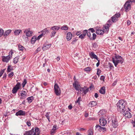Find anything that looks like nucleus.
Segmentation results:
<instances>
[{
    "mask_svg": "<svg viewBox=\"0 0 135 135\" xmlns=\"http://www.w3.org/2000/svg\"><path fill=\"white\" fill-rule=\"evenodd\" d=\"M127 103L126 101L123 100H119L117 103V105L118 110L121 113L126 111L127 108L130 111V110L128 108H127Z\"/></svg>",
    "mask_w": 135,
    "mask_h": 135,
    "instance_id": "1",
    "label": "nucleus"
},
{
    "mask_svg": "<svg viewBox=\"0 0 135 135\" xmlns=\"http://www.w3.org/2000/svg\"><path fill=\"white\" fill-rule=\"evenodd\" d=\"M112 59V61L116 67L118 63L122 64L123 62V59L122 57L117 55L115 56L114 58L113 57Z\"/></svg>",
    "mask_w": 135,
    "mask_h": 135,
    "instance_id": "2",
    "label": "nucleus"
},
{
    "mask_svg": "<svg viewBox=\"0 0 135 135\" xmlns=\"http://www.w3.org/2000/svg\"><path fill=\"white\" fill-rule=\"evenodd\" d=\"M55 92L56 95L57 96H59L61 94V90L59 86L57 84H55L54 86Z\"/></svg>",
    "mask_w": 135,
    "mask_h": 135,
    "instance_id": "3",
    "label": "nucleus"
},
{
    "mask_svg": "<svg viewBox=\"0 0 135 135\" xmlns=\"http://www.w3.org/2000/svg\"><path fill=\"white\" fill-rule=\"evenodd\" d=\"M131 2H135V1H130ZM124 8L125 9V11L127 12L128 10L130 9L131 8V5L129 4V1H128L124 5Z\"/></svg>",
    "mask_w": 135,
    "mask_h": 135,
    "instance_id": "4",
    "label": "nucleus"
},
{
    "mask_svg": "<svg viewBox=\"0 0 135 135\" xmlns=\"http://www.w3.org/2000/svg\"><path fill=\"white\" fill-rule=\"evenodd\" d=\"M112 127L114 128H116L118 125V121L115 118L113 117L112 120Z\"/></svg>",
    "mask_w": 135,
    "mask_h": 135,
    "instance_id": "5",
    "label": "nucleus"
},
{
    "mask_svg": "<svg viewBox=\"0 0 135 135\" xmlns=\"http://www.w3.org/2000/svg\"><path fill=\"white\" fill-rule=\"evenodd\" d=\"M123 115L127 118H130L131 117L132 115L131 113L127 109L126 111H124V112L122 113Z\"/></svg>",
    "mask_w": 135,
    "mask_h": 135,
    "instance_id": "6",
    "label": "nucleus"
},
{
    "mask_svg": "<svg viewBox=\"0 0 135 135\" xmlns=\"http://www.w3.org/2000/svg\"><path fill=\"white\" fill-rule=\"evenodd\" d=\"M24 33H26V35L27 37H30L32 36V34L33 32L32 31H30V28H28L25 30Z\"/></svg>",
    "mask_w": 135,
    "mask_h": 135,
    "instance_id": "7",
    "label": "nucleus"
},
{
    "mask_svg": "<svg viewBox=\"0 0 135 135\" xmlns=\"http://www.w3.org/2000/svg\"><path fill=\"white\" fill-rule=\"evenodd\" d=\"M27 92L25 90H22L21 91L20 93L21 99H25L27 97Z\"/></svg>",
    "mask_w": 135,
    "mask_h": 135,
    "instance_id": "8",
    "label": "nucleus"
},
{
    "mask_svg": "<svg viewBox=\"0 0 135 135\" xmlns=\"http://www.w3.org/2000/svg\"><path fill=\"white\" fill-rule=\"evenodd\" d=\"M31 129H33V132H32V135H39L40 134V131L39 130V129L38 128L36 127L35 128L34 130V128H33Z\"/></svg>",
    "mask_w": 135,
    "mask_h": 135,
    "instance_id": "9",
    "label": "nucleus"
},
{
    "mask_svg": "<svg viewBox=\"0 0 135 135\" xmlns=\"http://www.w3.org/2000/svg\"><path fill=\"white\" fill-rule=\"evenodd\" d=\"M11 58L9 55H8L6 56H2V60L4 62L7 63L8 62Z\"/></svg>",
    "mask_w": 135,
    "mask_h": 135,
    "instance_id": "10",
    "label": "nucleus"
},
{
    "mask_svg": "<svg viewBox=\"0 0 135 135\" xmlns=\"http://www.w3.org/2000/svg\"><path fill=\"white\" fill-rule=\"evenodd\" d=\"M100 124L102 126H104L107 123L106 120L103 118H102L99 119Z\"/></svg>",
    "mask_w": 135,
    "mask_h": 135,
    "instance_id": "11",
    "label": "nucleus"
},
{
    "mask_svg": "<svg viewBox=\"0 0 135 135\" xmlns=\"http://www.w3.org/2000/svg\"><path fill=\"white\" fill-rule=\"evenodd\" d=\"M73 86L76 90L80 91V89L81 88L80 87V85L78 84V82L76 81H75L74 83L73 84Z\"/></svg>",
    "mask_w": 135,
    "mask_h": 135,
    "instance_id": "12",
    "label": "nucleus"
},
{
    "mask_svg": "<svg viewBox=\"0 0 135 135\" xmlns=\"http://www.w3.org/2000/svg\"><path fill=\"white\" fill-rule=\"evenodd\" d=\"M25 112L24 111H23L22 110H20L17 112L15 114L16 116L18 115H22L24 116L25 115Z\"/></svg>",
    "mask_w": 135,
    "mask_h": 135,
    "instance_id": "13",
    "label": "nucleus"
},
{
    "mask_svg": "<svg viewBox=\"0 0 135 135\" xmlns=\"http://www.w3.org/2000/svg\"><path fill=\"white\" fill-rule=\"evenodd\" d=\"M89 54L90 58L92 59H94L98 60V59H99L93 52H91Z\"/></svg>",
    "mask_w": 135,
    "mask_h": 135,
    "instance_id": "14",
    "label": "nucleus"
},
{
    "mask_svg": "<svg viewBox=\"0 0 135 135\" xmlns=\"http://www.w3.org/2000/svg\"><path fill=\"white\" fill-rule=\"evenodd\" d=\"M51 44H46L45 43L43 47L42 48V49L43 50H47L51 47Z\"/></svg>",
    "mask_w": 135,
    "mask_h": 135,
    "instance_id": "15",
    "label": "nucleus"
},
{
    "mask_svg": "<svg viewBox=\"0 0 135 135\" xmlns=\"http://www.w3.org/2000/svg\"><path fill=\"white\" fill-rule=\"evenodd\" d=\"M88 90L87 89L86 87H84L83 88H80V91L83 92L84 94H85L88 92Z\"/></svg>",
    "mask_w": 135,
    "mask_h": 135,
    "instance_id": "16",
    "label": "nucleus"
},
{
    "mask_svg": "<svg viewBox=\"0 0 135 135\" xmlns=\"http://www.w3.org/2000/svg\"><path fill=\"white\" fill-rule=\"evenodd\" d=\"M72 34L70 32H68L67 34L66 38L68 41L70 40L72 38Z\"/></svg>",
    "mask_w": 135,
    "mask_h": 135,
    "instance_id": "17",
    "label": "nucleus"
},
{
    "mask_svg": "<svg viewBox=\"0 0 135 135\" xmlns=\"http://www.w3.org/2000/svg\"><path fill=\"white\" fill-rule=\"evenodd\" d=\"M12 31L11 30H8L5 31L3 34V36L6 37L9 35Z\"/></svg>",
    "mask_w": 135,
    "mask_h": 135,
    "instance_id": "18",
    "label": "nucleus"
},
{
    "mask_svg": "<svg viewBox=\"0 0 135 135\" xmlns=\"http://www.w3.org/2000/svg\"><path fill=\"white\" fill-rule=\"evenodd\" d=\"M100 93L103 94H104L105 93V88L104 86L102 87L99 90Z\"/></svg>",
    "mask_w": 135,
    "mask_h": 135,
    "instance_id": "19",
    "label": "nucleus"
},
{
    "mask_svg": "<svg viewBox=\"0 0 135 135\" xmlns=\"http://www.w3.org/2000/svg\"><path fill=\"white\" fill-rule=\"evenodd\" d=\"M96 33L98 35H103L104 33V31L101 29H97L96 31Z\"/></svg>",
    "mask_w": 135,
    "mask_h": 135,
    "instance_id": "20",
    "label": "nucleus"
},
{
    "mask_svg": "<svg viewBox=\"0 0 135 135\" xmlns=\"http://www.w3.org/2000/svg\"><path fill=\"white\" fill-rule=\"evenodd\" d=\"M57 127V126L56 125H54L52 129H51V134L52 135H53L55 132V131L56 129V127Z\"/></svg>",
    "mask_w": 135,
    "mask_h": 135,
    "instance_id": "21",
    "label": "nucleus"
},
{
    "mask_svg": "<svg viewBox=\"0 0 135 135\" xmlns=\"http://www.w3.org/2000/svg\"><path fill=\"white\" fill-rule=\"evenodd\" d=\"M97 104V102L96 101H92L90 102L89 104L90 107H93L95 106Z\"/></svg>",
    "mask_w": 135,
    "mask_h": 135,
    "instance_id": "22",
    "label": "nucleus"
},
{
    "mask_svg": "<svg viewBox=\"0 0 135 135\" xmlns=\"http://www.w3.org/2000/svg\"><path fill=\"white\" fill-rule=\"evenodd\" d=\"M60 27L57 26H54L51 27V30L53 31H57L60 29Z\"/></svg>",
    "mask_w": 135,
    "mask_h": 135,
    "instance_id": "23",
    "label": "nucleus"
},
{
    "mask_svg": "<svg viewBox=\"0 0 135 135\" xmlns=\"http://www.w3.org/2000/svg\"><path fill=\"white\" fill-rule=\"evenodd\" d=\"M32 132H33V129H31L29 131L25 132L23 135H32Z\"/></svg>",
    "mask_w": 135,
    "mask_h": 135,
    "instance_id": "24",
    "label": "nucleus"
},
{
    "mask_svg": "<svg viewBox=\"0 0 135 135\" xmlns=\"http://www.w3.org/2000/svg\"><path fill=\"white\" fill-rule=\"evenodd\" d=\"M21 31V30H17L15 31L14 33L15 35H18Z\"/></svg>",
    "mask_w": 135,
    "mask_h": 135,
    "instance_id": "25",
    "label": "nucleus"
},
{
    "mask_svg": "<svg viewBox=\"0 0 135 135\" xmlns=\"http://www.w3.org/2000/svg\"><path fill=\"white\" fill-rule=\"evenodd\" d=\"M37 40V38L35 36H33L31 40V42L32 44H33L35 43L36 40Z\"/></svg>",
    "mask_w": 135,
    "mask_h": 135,
    "instance_id": "26",
    "label": "nucleus"
},
{
    "mask_svg": "<svg viewBox=\"0 0 135 135\" xmlns=\"http://www.w3.org/2000/svg\"><path fill=\"white\" fill-rule=\"evenodd\" d=\"M33 99V96H31L28 97L27 100H28V102L29 103H31Z\"/></svg>",
    "mask_w": 135,
    "mask_h": 135,
    "instance_id": "27",
    "label": "nucleus"
},
{
    "mask_svg": "<svg viewBox=\"0 0 135 135\" xmlns=\"http://www.w3.org/2000/svg\"><path fill=\"white\" fill-rule=\"evenodd\" d=\"M48 30H47V28H45L42 30L41 31L42 33V34H43V35H45L46 33L48 32Z\"/></svg>",
    "mask_w": 135,
    "mask_h": 135,
    "instance_id": "28",
    "label": "nucleus"
},
{
    "mask_svg": "<svg viewBox=\"0 0 135 135\" xmlns=\"http://www.w3.org/2000/svg\"><path fill=\"white\" fill-rule=\"evenodd\" d=\"M19 59V56H17L15 57L13 59V62L15 64H16L17 63L18 61V60Z\"/></svg>",
    "mask_w": 135,
    "mask_h": 135,
    "instance_id": "29",
    "label": "nucleus"
},
{
    "mask_svg": "<svg viewBox=\"0 0 135 135\" xmlns=\"http://www.w3.org/2000/svg\"><path fill=\"white\" fill-rule=\"evenodd\" d=\"M18 50L20 51H22L23 50L25 49L24 47L20 44L18 45Z\"/></svg>",
    "mask_w": 135,
    "mask_h": 135,
    "instance_id": "30",
    "label": "nucleus"
},
{
    "mask_svg": "<svg viewBox=\"0 0 135 135\" xmlns=\"http://www.w3.org/2000/svg\"><path fill=\"white\" fill-rule=\"evenodd\" d=\"M102 127L99 125H97L95 126V130L100 132Z\"/></svg>",
    "mask_w": 135,
    "mask_h": 135,
    "instance_id": "31",
    "label": "nucleus"
},
{
    "mask_svg": "<svg viewBox=\"0 0 135 135\" xmlns=\"http://www.w3.org/2000/svg\"><path fill=\"white\" fill-rule=\"evenodd\" d=\"M20 85L21 84L19 82L17 83L14 87L18 90L20 88Z\"/></svg>",
    "mask_w": 135,
    "mask_h": 135,
    "instance_id": "32",
    "label": "nucleus"
},
{
    "mask_svg": "<svg viewBox=\"0 0 135 135\" xmlns=\"http://www.w3.org/2000/svg\"><path fill=\"white\" fill-rule=\"evenodd\" d=\"M109 30L108 26H105L104 27V29L103 31H104V32H106L107 33L108 32Z\"/></svg>",
    "mask_w": 135,
    "mask_h": 135,
    "instance_id": "33",
    "label": "nucleus"
},
{
    "mask_svg": "<svg viewBox=\"0 0 135 135\" xmlns=\"http://www.w3.org/2000/svg\"><path fill=\"white\" fill-rule=\"evenodd\" d=\"M68 27L66 25H65L62 27L61 29L64 30H68Z\"/></svg>",
    "mask_w": 135,
    "mask_h": 135,
    "instance_id": "34",
    "label": "nucleus"
},
{
    "mask_svg": "<svg viewBox=\"0 0 135 135\" xmlns=\"http://www.w3.org/2000/svg\"><path fill=\"white\" fill-rule=\"evenodd\" d=\"M13 70L12 68L11 67V66L10 65H9L8 66L7 68V71L8 72H9Z\"/></svg>",
    "mask_w": 135,
    "mask_h": 135,
    "instance_id": "35",
    "label": "nucleus"
},
{
    "mask_svg": "<svg viewBox=\"0 0 135 135\" xmlns=\"http://www.w3.org/2000/svg\"><path fill=\"white\" fill-rule=\"evenodd\" d=\"M91 70V68L90 67H88L85 68L84 70L87 73L89 72Z\"/></svg>",
    "mask_w": 135,
    "mask_h": 135,
    "instance_id": "36",
    "label": "nucleus"
},
{
    "mask_svg": "<svg viewBox=\"0 0 135 135\" xmlns=\"http://www.w3.org/2000/svg\"><path fill=\"white\" fill-rule=\"evenodd\" d=\"M112 21L113 22H115L116 21L118 20V19L116 17H114L113 16V17H111Z\"/></svg>",
    "mask_w": 135,
    "mask_h": 135,
    "instance_id": "37",
    "label": "nucleus"
},
{
    "mask_svg": "<svg viewBox=\"0 0 135 135\" xmlns=\"http://www.w3.org/2000/svg\"><path fill=\"white\" fill-rule=\"evenodd\" d=\"M88 135H93V129H90L88 130Z\"/></svg>",
    "mask_w": 135,
    "mask_h": 135,
    "instance_id": "38",
    "label": "nucleus"
},
{
    "mask_svg": "<svg viewBox=\"0 0 135 135\" xmlns=\"http://www.w3.org/2000/svg\"><path fill=\"white\" fill-rule=\"evenodd\" d=\"M18 90V89H17L16 88L14 87L13 89L12 90V93L13 94H15L17 92V91Z\"/></svg>",
    "mask_w": 135,
    "mask_h": 135,
    "instance_id": "39",
    "label": "nucleus"
},
{
    "mask_svg": "<svg viewBox=\"0 0 135 135\" xmlns=\"http://www.w3.org/2000/svg\"><path fill=\"white\" fill-rule=\"evenodd\" d=\"M27 83V80L26 79H24L23 80V83L22 84V86L23 88L25 86Z\"/></svg>",
    "mask_w": 135,
    "mask_h": 135,
    "instance_id": "40",
    "label": "nucleus"
},
{
    "mask_svg": "<svg viewBox=\"0 0 135 135\" xmlns=\"http://www.w3.org/2000/svg\"><path fill=\"white\" fill-rule=\"evenodd\" d=\"M96 37V35L95 33L93 34V37L90 38V40H94L95 39Z\"/></svg>",
    "mask_w": 135,
    "mask_h": 135,
    "instance_id": "41",
    "label": "nucleus"
},
{
    "mask_svg": "<svg viewBox=\"0 0 135 135\" xmlns=\"http://www.w3.org/2000/svg\"><path fill=\"white\" fill-rule=\"evenodd\" d=\"M4 31L2 29H0V37H1L4 34Z\"/></svg>",
    "mask_w": 135,
    "mask_h": 135,
    "instance_id": "42",
    "label": "nucleus"
},
{
    "mask_svg": "<svg viewBox=\"0 0 135 135\" xmlns=\"http://www.w3.org/2000/svg\"><path fill=\"white\" fill-rule=\"evenodd\" d=\"M100 132H104L107 131V129L105 127H102Z\"/></svg>",
    "mask_w": 135,
    "mask_h": 135,
    "instance_id": "43",
    "label": "nucleus"
},
{
    "mask_svg": "<svg viewBox=\"0 0 135 135\" xmlns=\"http://www.w3.org/2000/svg\"><path fill=\"white\" fill-rule=\"evenodd\" d=\"M56 33V32L55 31H53L51 32V37H54Z\"/></svg>",
    "mask_w": 135,
    "mask_h": 135,
    "instance_id": "44",
    "label": "nucleus"
},
{
    "mask_svg": "<svg viewBox=\"0 0 135 135\" xmlns=\"http://www.w3.org/2000/svg\"><path fill=\"white\" fill-rule=\"evenodd\" d=\"M86 35L88 37H89V38L90 39V38L91 37V33L89 31H87L86 33Z\"/></svg>",
    "mask_w": 135,
    "mask_h": 135,
    "instance_id": "45",
    "label": "nucleus"
},
{
    "mask_svg": "<svg viewBox=\"0 0 135 135\" xmlns=\"http://www.w3.org/2000/svg\"><path fill=\"white\" fill-rule=\"evenodd\" d=\"M120 14L119 13H116L114 16V17H116L118 19V18L120 17Z\"/></svg>",
    "mask_w": 135,
    "mask_h": 135,
    "instance_id": "46",
    "label": "nucleus"
},
{
    "mask_svg": "<svg viewBox=\"0 0 135 135\" xmlns=\"http://www.w3.org/2000/svg\"><path fill=\"white\" fill-rule=\"evenodd\" d=\"M5 69H3L0 71V77L2 76L3 73L4 72Z\"/></svg>",
    "mask_w": 135,
    "mask_h": 135,
    "instance_id": "47",
    "label": "nucleus"
},
{
    "mask_svg": "<svg viewBox=\"0 0 135 135\" xmlns=\"http://www.w3.org/2000/svg\"><path fill=\"white\" fill-rule=\"evenodd\" d=\"M87 30H84L82 34L84 36H85L86 33H87Z\"/></svg>",
    "mask_w": 135,
    "mask_h": 135,
    "instance_id": "48",
    "label": "nucleus"
},
{
    "mask_svg": "<svg viewBox=\"0 0 135 135\" xmlns=\"http://www.w3.org/2000/svg\"><path fill=\"white\" fill-rule=\"evenodd\" d=\"M13 75V72H11L8 74V76L9 78L12 77Z\"/></svg>",
    "mask_w": 135,
    "mask_h": 135,
    "instance_id": "49",
    "label": "nucleus"
},
{
    "mask_svg": "<svg viewBox=\"0 0 135 135\" xmlns=\"http://www.w3.org/2000/svg\"><path fill=\"white\" fill-rule=\"evenodd\" d=\"M44 35L41 33L40 35L38 36L37 38V40H38L42 37Z\"/></svg>",
    "mask_w": 135,
    "mask_h": 135,
    "instance_id": "50",
    "label": "nucleus"
},
{
    "mask_svg": "<svg viewBox=\"0 0 135 135\" xmlns=\"http://www.w3.org/2000/svg\"><path fill=\"white\" fill-rule=\"evenodd\" d=\"M81 97H79L78 99L75 102V103H80V101L81 100Z\"/></svg>",
    "mask_w": 135,
    "mask_h": 135,
    "instance_id": "51",
    "label": "nucleus"
},
{
    "mask_svg": "<svg viewBox=\"0 0 135 135\" xmlns=\"http://www.w3.org/2000/svg\"><path fill=\"white\" fill-rule=\"evenodd\" d=\"M88 30L89 31H90L92 33H93L95 32V30L93 28H89Z\"/></svg>",
    "mask_w": 135,
    "mask_h": 135,
    "instance_id": "52",
    "label": "nucleus"
},
{
    "mask_svg": "<svg viewBox=\"0 0 135 135\" xmlns=\"http://www.w3.org/2000/svg\"><path fill=\"white\" fill-rule=\"evenodd\" d=\"M109 67L110 68V69H112V68H113V66L112 64L111 63H109Z\"/></svg>",
    "mask_w": 135,
    "mask_h": 135,
    "instance_id": "53",
    "label": "nucleus"
},
{
    "mask_svg": "<svg viewBox=\"0 0 135 135\" xmlns=\"http://www.w3.org/2000/svg\"><path fill=\"white\" fill-rule=\"evenodd\" d=\"M13 53V52L12 50H11L9 52V55L10 57L11 58L12 57V55Z\"/></svg>",
    "mask_w": 135,
    "mask_h": 135,
    "instance_id": "54",
    "label": "nucleus"
},
{
    "mask_svg": "<svg viewBox=\"0 0 135 135\" xmlns=\"http://www.w3.org/2000/svg\"><path fill=\"white\" fill-rule=\"evenodd\" d=\"M105 78V76L103 75H102L100 77V79L101 80H102L103 81H104V79Z\"/></svg>",
    "mask_w": 135,
    "mask_h": 135,
    "instance_id": "55",
    "label": "nucleus"
},
{
    "mask_svg": "<svg viewBox=\"0 0 135 135\" xmlns=\"http://www.w3.org/2000/svg\"><path fill=\"white\" fill-rule=\"evenodd\" d=\"M41 50V48L40 47H38L35 51L36 53H37Z\"/></svg>",
    "mask_w": 135,
    "mask_h": 135,
    "instance_id": "56",
    "label": "nucleus"
},
{
    "mask_svg": "<svg viewBox=\"0 0 135 135\" xmlns=\"http://www.w3.org/2000/svg\"><path fill=\"white\" fill-rule=\"evenodd\" d=\"M84 37H85V36H84V35H83L82 34H81V35H80L79 36V37L80 38H81V39H82L84 38Z\"/></svg>",
    "mask_w": 135,
    "mask_h": 135,
    "instance_id": "57",
    "label": "nucleus"
},
{
    "mask_svg": "<svg viewBox=\"0 0 135 135\" xmlns=\"http://www.w3.org/2000/svg\"><path fill=\"white\" fill-rule=\"evenodd\" d=\"M77 41V40L76 39H75L72 41V42L71 43V44H74Z\"/></svg>",
    "mask_w": 135,
    "mask_h": 135,
    "instance_id": "58",
    "label": "nucleus"
},
{
    "mask_svg": "<svg viewBox=\"0 0 135 135\" xmlns=\"http://www.w3.org/2000/svg\"><path fill=\"white\" fill-rule=\"evenodd\" d=\"M27 124L28 126H30L31 125L30 122V121H28L27 122Z\"/></svg>",
    "mask_w": 135,
    "mask_h": 135,
    "instance_id": "59",
    "label": "nucleus"
},
{
    "mask_svg": "<svg viewBox=\"0 0 135 135\" xmlns=\"http://www.w3.org/2000/svg\"><path fill=\"white\" fill-rule=\"evenodd\" d=\"M97 61H98V62H97L96 64V66L97 67H98L99 65V64H100V63H99V62H100V60H99L98 59V60H97Z\"/></svg>",
    "mask_w": 135,
    "mask_h": 135,
    "instance_id": "60",
    "label": "nucleus"
},
{
    "mask_svg": "<svg viewBox=\"0 0 135 135\" xmlns=\"http://www.w3.org/2000/svg\"><path fill=\"white\" fill-rule=\"evenodd\" d=\"M81 33V32L79 31H78L76 33V35L77 36L79 35Z\"/></svg>",
    "mask_w": 135,
    "mask_h": 135,
    "instance_id": "61",
    "label": "nucleus"
},
{
    "mask_svg": "<svg viewBox=\"0 0 135 135\" xmlns=\"http://www.w3.org/2000/svg\"><path fill=\"white\" fill-rule=\"evenodd\" d=\"M50 113V112H47L46 113L45 116L46 117H49V114Z\"/></svg>",
    "mask_w": 135,
    "mask_h": 135,
    "instance_id": "62",
    "label": "nucleus"
},
{
    "mask_svg": "<svg viewBox=\"0 0 135 135\" xmlns=\"http://www.w3.org/2000/svg\"><path fill=\"white\" fill-rule=\"evenodd\" d=\"M7 76V75L6 73H5L4 74V76L3 77V78L4 79H6V78Z\"/></svg>",
    "mask_w": 135,
    "mask_h": 135,
    "instance_id": "63",
    "label": "nucleus"
},
{
    "mask_svg": "<svg viewBox=\"0 0 135 135\" xmlns=\"http://www.w3.org/2000/svg\"><path fill=\"white\" fill-rule=\"evenodd\" d=\"M94 96L96 98H97L98 97V94L97 93H95V95H94Z\"/></svg>",
    "mask_w": 135,
    "mask_h": 135,
    "instance_id": "64",
    "label": "nucleus"
}]
</instances>
